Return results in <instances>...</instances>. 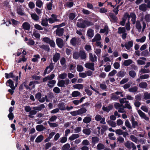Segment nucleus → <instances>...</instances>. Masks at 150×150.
<instances>
[{
	"instance_id": "39",
	"label": "nucleus",
	"mask_w": 150,
	"mask_h": 150,
	"mask_svg": "<svg viewBox=\"0 0 150 150\" xmlns=\"http://www.w3.org/2000/svg\"><path fill=\"white\" fill-rule=\"evenodd\" d=\"M79 115H81L84 113H86L87 110L85 108H82L78 110Z\"/></svg>"
},
{
	"instance_id": "54",
	"label": "nucleus",
	"mask_w": 150,
	"mask_h": 150,
	"mask_svg": "<svg viewBox=\"0 0 150 150\" xmlns=\"http://www.w3.org/2000/svg\"><path fill=\"white\" fill-rule=\"evenodd\" d=\"M138 89V88L137 86H134L131 87L129 89V92H135Z\"/></svg>"
},
{
	"instance_id": "41",
	"label": "nucleus",
	"mask_w": 150,
	"mask_h": 150,
	"mask_svg": "<svg viewBox=\"0 0 150 150\" xmlns=\"http://www.w3.org/2000/svg\"><path fill=\"white\" fill-rule=\"evenodd\" d=\"M43 138L44 137L43 135H40L37 137L35 139V142L37 143L40 142L43 139Z\"/></svg>"
},
{
	"instance_id": "48",
	"label": "nucleus",
	"mask_w": 150,
	"mask_h": 150,
	"mask_svg": "<svg viewBox=\"0 0 150 150\" xmlns=\"http://www.w3.org/2000/svg\"><path fill=\"white\" fill-rule=\"evenodd\" d=\"M112 106H109L108 107H105L103 106V110L105 111L108 112L112 108Z\"/></svg>"
},
{
	"instance_id": "23",
	"label": "nucleus",
	"mask_w": 150,
	"mask_h": 150,
	"mask_svg": "<svg viewBox=\"0 0 150 150\" xmlns=\"http://www.w3.org/2000/svg\"><path fill=\"white\" fill-rule=\"evenodd\" d=\"M71 95L73 97H80L81 96V93L78 91H74L71 94Z\"/></svg>"
},
{
	"instance_id": "16",
	"label": "nucleus",
	"mask_w": 150,
	"mask_h": 150,
	"mask_svg": "<svg viewBox=\"0 0 150 150\" xmlns=\"http://www.w3.org/2000/svg\"><path fill=\"white\" fill-rule=\"evenodd\" d=\"M80 57L82 59H85L86 57V54L83 50H80L79 51Z\"/></svg>"
},
{
	"instance_id": "63",
	"label": "nucleus",
	"mask_w": 150,
	"mask_h": 150,
	"mask_svg": "<svg viewBox=\"0 0 150 150\" xmlns=\"http://www.w3.org/2000/svg\"><path fill=\"white\" fill-rule=\"evenodd\" d=\"M70 43L73 46H75L76 43V39L75 38H72L70 41Z\"/></svg>"
},
{
	"instance_id": "31",
	"label": "nucleus",
	"mask_w": 150,
	"mask_h": 150,
	"mask_svg": "<svg viewBox=\"0 0 150 150\" xmlns=\"http://www.w3.org/2000/svg\"><path fill=\"white\" fill-rule=\"evenodd\" d=\"M23 28L25 30H28L30 28V25L27 22L24 23L23 24Z\"/></svg>"
},
{
	"instance_id": "64",
	"label": "nucleus",
	"mask_w": 150,
	"mask_h": 150,
	"mask_svg": "<svg viewBox=\"0 0 150 150\" xmlns=\"http://www.w3.org/2000/svg\"><path fill=\"white\" fill-rule=\"evenodd\" d=\"M144 20L146 21L149 22L150 21V15L147 14L144 16Z\"/></svg>"
},
{
	"instance_id": "36",
	"label": "nucleus",
	"mask_w": 150,
	"mask_h": 150,
	"mask_svg": "<svg viewBox=\"0 0 150 150\" xmlns=\"http://www.w3.org/2000/svg\"><path fill=\"white\" fill-rule=\"evenodd\" d=\"M136 27L139 31H140L142 29V26L139 21H137L135 23Z\"/></svg>"
},
{
	"instance_id": "15",
	"label": "nucleus",
	"mask_w": 150,
	"mask_h": 150,
	"mask_svg": "<svg viewBox=\"0 0 150 150\" xmlns=\"http://www.w3.org/2000/svg\"><path fill=\"white\" fill-rule=\"evenodd\" d=\"M55 76V75L54 74H52L51 75H49L47 77L44 78L43 79V81L44 82H45L47 80L50 81L52 80Z\"/></svg>"
},
{
	"instance_id": "11",
	"label": "nucleus",
	"mask_w": 150,
	"mask_h": 150,
	"mask_svg": "<svg viewBox=\"0 0 150 150\" xmlns=\"http://www.w3.org/2000/svg\"><path fill=\"white\" fill-rule=\"evenodd\" d=\"M85 67L91 70H94V64L93 63L88 62L84 64Z\"/></svg>"
},
{
	"instance_id": "46",
	"label": "nucleus",
	"mask_w": 150,
	"mask_h": 150,
	"mask_svg": "<svg viewBox=\"0 0 150 150\" xmlns=\"http://www.w3.org/2000/svg\"><path fill=\"white\" fill-rule=\"evenodd\" d=\"M67 74L66 73H63L59 75L58 77L62 79H66L67 77Z\"/></svg>"
},
{
	"instance_id": "4",
	"label": "nucleus",
	"mask_w": 150,
	"mask_h": 150,
	"mask_svg": "<svg viewBox=\"0 0 150 150\" xmlns=\"http://www.w3.org/2000/svg\"><path fill=\"white\" fill-rule=\"evenodd\" d=\"M53 64L52 63H51L49 66L46 68L44 71V74L45 75L46 74L49 73L53 70Z\"/></svg>"
},
{
	"instance_id": "19",
	"label": "nucleus",
	"mask_w": 150,
	"mask_h": 150,
	"mask_svg": "<svg viewBox=\"0 0 150 150\" xmlns=\"http://www.w3.org/2000/svg\"><path fill=\"white\" fill-rule=\"evenodd\" d=\"M45 107L44 105L43 104H42L39 105V106H37L34 107L33 108V110L38 111H40L42 109H43Z\"/></svg>"
},
{
	"instance_id": "42",
	"label": "nucleus",
	"mask_w": 150,
	"mask_h": 150,
	"mask_svg": "<svg viewBox=\"0 0 150 150\" xmlns=\"http://www.w3.org/2000/svg\"><path fill=\"white\" fill-rule=\"evenodd\" d=\"M40 47L43 49L45 51H49L50 50V48L49 47V46L48 45H44L40 46Z\"/></svg>"
},
{
	"instance_id": "9",
	"label": "nucleus",
	"mask_w": 150,
	"mask_h": 150,
	"mask_svg": "<svg viewBox=\"0 0 150 150\" xmlns=\"http://www.w3.org/2000/svg\"><path fill=\"white\" fill-rule=\"evenodd\" d=\"M57 21V16L54 14H52L51 17L48 19V21L50 23H52Z\"/></svg>"
},
{
	"instance_id": "24",
	"label": "nucleus",
	"mask_w": 150,
	"mask_h": 150,
	"mask_svg": "<svg viewBox=\"0 0 150 150\" xmlns=\"http://www.w3.org/2000/svg\"><path fill=\"white\" fill-rule=\"evenodd\" d=\"M64 30L62 28H58L56 30V35L59 36H62L63 34Z\"/></svg>"
},
{
	"instance_id": "21",
	"label": "nucleus",
	"mask_w": 150,
	"mask_h": 150,
	"mask_svg": "<svg viewBox=\"0 0 150 150\" xmlns=\"http://www.w3.org/2000/svg\"><path fill=\"white\" fill-rule=\"evenodd\" d=\"M87 35L88 37L92 38L94 35V30L91 29H89L87 31Z\"/></svg>"
},
{
	"instance_id": "61",
	"label": "nucleus",
	"mask_w": 150,
	"mask_h": 150,
	"mask_svg": "<svg viewBox=\"0 0 150 150\" xmlns=\"http://www.w3.org/2000/svg\"><path fill=\"white\" fill-rule=\"evenodd\" d=\"M83 133L87 135H89L90 134L91 131L89 129H85L83 130Z\"/></svg>"
},
{
	"instance_id": "28",
	"label": "nucleus",
	"mask_w": 150,
	"mask_h": 150,
	"mask_svg": "<svg viewBox=\"0 0 150 150\" xmlns=\"http://www.w3.org/2000/svg\"><path fill=\"white\" fill-rule=\"evenodd\" d=\"M79 137V135L78 134H73L69 138V140L72 141Z\"/></svg>"
},
{
	"instance_id": "50",
	"label": "nucleus",
	"mask_w": 150,
	"mask_h": 150,
	"mask_svg": "<svg viewBox=\"0 0 150 150\" xmlns=\"http://www.w3.org/2000/svg\"><path fill=\"white\" fill-rule=\"evenodd\" d=\"M36 113L37 111L35 110H31L29 112V115H28V116L31 118H32L33 117V115L36 114Z\"/></svg>"
},
{
	"instance_id": "10",
	"label": "nucleus",
	"mask_w": 150,
	"mask_h": 150,
	"mask_svg": "<svg viewBox=\"0 0 150 150\" xmlns=\"http://www.w3.org/2000/svg\"><path fill=\"white\" fill-rule=\"evenodd\" d=\"M147 8H148V5L145 4H143L139 6V9L142 11L145 12L146 11Z\"/></svg>"
},
{
	"instance_id": "1",
	"label": "nucleus",
	"mask_w": 150,
	"mask_h": 150,
	"mask_svg": "<svg viewBox=\"0 0 150 150\" xmlns=\"http://www.w3.org/2000/svg\"><path fill=\"white\" fill-rule=\"evenodd\" d=\"M125 13H127L129 16V18H128V21H129L130 18H131V21L132 22V24H134L135 23L136 21V16L135 13L132 12L130 14H129L128 13L126 12Z\"/></svg>"
},
{
	"instance_id": "49",
	"label": "nucleus",
	"mask_w": 150,
	"mask_h": 150,
	"mask_svg": "<svg viewBox=\"0 0 150 150\" xmlns=\"http://www.w3.org/2000/svg\"><path fill=\"white\" fill-rule=\"evenodd\" d=\"M147 86V84L145 82L140 83L139 85V86L142 88H145Z\"/></svg>"
},
{
	"instance_id": "58",
	"label": "nucleus",
	"mask_w": 150,
	"mask_h": 150,
	"mask_svg": "<svg viewBox=\"0 0 150 150\" xmlns=\"http://www.w3.org/2000/svg\"><path fill=\"white\" fill-rule=\"evenodd\" d=\"M119 98V97L117 96L115 93H112L111 95V98L113 100H116Z\"/></svg>"
},
{
	"instance_id": "6",
	"label": "nucleus",
	"mask_w": 150,
	"mask_h": 150,
	"mask_svg": "<svg viewBox=\"0 0 150 150\" xmlns=\"http://www.w3.org/2000/svg\"><path fill=\"white\" fill-rule=\"evenodd\" d=\"M76 25L78 27L81 28H84L86 27V25L84 23L82 19H80L78 20Z\"/></svg>"
},
{
	"instance_id": "34",
	"label": "nucleus",
	"mask_w": 150,
	"mask_h": 150,
	"mask_svg": "<svg viewBox=\"0 0 150 150\" xmlns=\"http://www.w3.org/2000/svg\"><path fill=\"white\" fill-rule=\"evenodd\" d=\"M56 81L55 80H52L49 81L48 82V83L47 84V85L50 88H52L53 87L54 85L56 83Z\"/></svg>"
},
{
	"instance_id": "52",
	"label": "nucleus",
	"mask_w": 150,
	"mask_h": 150,
	"mask_svg": "<svg viewBox=\"0 0 150 150\" xmlns=\"http://www.w3.org/2000/svg\"><path fill=\"white\" fill-rule=\"evenodd\" d=\"M70 147V144L68 143H67L63 146L62 147V149L63 150H68Z\"/></svg>"
},
{
	"instance_id": "45",
	"label": "nucleus",
	"mask_w": 150,
	"mask_h": 150,
	"mask_svg": "<svg viewBox=\"0 0 150 150\" xmlns=\"http://www.w3.org/2000/svg\"><path fill=\"white\" fill-rule=\"evenodd\" d=\"M46 100L47 102H49V100L47 99V96H45L44 97H42L40 98L39 99V101L41 103H43L45 102V100Z\"/></svg>"
},
{
	"instance_id": "27",
	"label": "nucleus",
	"mask_w": 150,
	"mask_h": 150,
	"mask_svg": "<svg viewBox=\"0 0 150 150\" xmlns=\"http://www.w3.org/2000/svg\"><path fill=\"white\" fill-rule=\"evenodd\" d=\"M32 18L35 21H37L39 19V17L35 13L30 14Z\"/></svg>"
},
{
	"instance_id": "17",
	"label": "nucleus",
	"mask_w": 150,
	"mask_h": 150,
	"mask_svg": "<svg viewBox=\"0 0 150 150\" xmlns=\"http://www.w3.org/2000/svg\"><path fill=\"white\" fill-rule=\"evenodd\" d=\"M140 58V59L137 60V64L139 65L144 64H145V61H146V59L144 57H141Z\"/></svg>"
},
{
	"instance_id": "5",
	"label": "nucleus",
	"mask_w": 150,
	"mask_h": 150,
	"mask_svg": "<svg viewBox=\"0 0 150 150\" xmlns=\"http://www.w3.org/2000/svg\"><path fill=\"white\" fill-rule=\"evenodd\" d=\"M56 42L57 45L59 47L62 48L64 45V41L62 39L60 38H58L56 39Z\"/></svg>"
},
{
	"instance_id": "35",
	"label": "nucleus",
	"mask_w": 150,
	"mask_h": 150,
	"mask_svg": "<svg viewBox=\"0 0 150 150\" xmlns=\"http://www.w3.org/2000/svg\"><path fill=\"white\" fill-rule=\"evenodd\" d=\"M132 62L133 61L132 60L130 59H129L125 60L124 61L123 64L125 66H127L132 64Z\"/></svg>"
},
{
	"instance_id": "38",
	"label": "nucleus",
	"mask_w": 150,
	"mask_h": 150,
	"mask_svg": "<svg viewBox=\"0 0 150 150\" xmlns=\"http://www.w3.org/2000/svg\"><path fill=\"white\" fill-rule=\"evenodd\" d=\"M99 140V138L97 137H92V143L94 144L97 143Z\"/></svg>"
},
{
	"instance_id": "7",
	"label": "nucleus",
	"mask_w": 150,
	"mask_h": 150,
	"mask_svg": "<svg viewBox=\"0 0 150 150\" xmlns=\"http://www.w3.org/2000/svg\"><path fill=\"white\" fill-rule=\"evenodd\" d=\"M137 112L139 115L142 118L144 119L146 121H149V118L147 117L145 113L141 110H138Z\"/></svg>"
},
{
	"instance_id": "56",
	"label": "nucleus",
	"mask_w": 150,
	"mask_h": 150,
	"mask_svg": "<svg viewBox=\"0 0 150 150\" xmlns=\"http://www.w3.org/2000/svg\"><path fill=\"white\" fill-rule=\"evenodd\" d=\"M73 56L74 59H78L80 57L79 52H74L73 54Z\"/></svg>"
},
{
	"instance_id": "55",
	"label": "nucleus",
	"mask_w": 150,
	"mask_h": 150,
	"mask_svg": "<svg viewBox=\"0 0 150 150\" xmlns=\"http://www.w3.org/2000/svg\"><path fill=\"white\" fill-rule=\"evenodd\" d=\"M33 35L36 38H39L40 36V34L36 30H34V31Z\"/></svg>"
},
{
	"instance_id": "13",
	"label": "nucleus",
	"mask_w": 150,
	"mask_h": 150,
	"mask_svg": "<svg viewBox=\"0 0 150 150\" xmlns=\"http://www.w3.org/2000/svg\"><path fill=\"white\" fill-rule=\"evenodd\" d=\"M6 85L7 86H10L12 90L15 89V87L13 84V82L11 80L9 79L6 82Z\"/></svg>"
},
{
	"instance_id": "12",
	"label": "nucleus",
	"mask_w": 150,
	"mask_h": 150,
	"mask_svg": "<svg viewBox=\"0 0 150 150\" xmlns=\"http://www.w3.org/2000/svg\"><path fill=\"white\" fill-rule=\"evenodd\" d=\"M133 40H131L125 43V47L126 49L129 50L132 47L133 45Z\"/></svg>"
},
{
	"instance_id": "20",
	"label": "nucleus",
	"mask_w": 150,
	"mask_h": 150,
	"mask_svg": "<svg viewBox=\"0 0 150 150\" xmlns=\"http://www.w3.org/2000/svg\"><path fill=\"white\" fill-rule=\"evenodd\" d=\"M109 17H110V21H112L115 22L117 20V18L116 16L112 13H109Z\"/></svg>"
},
{
	"instance_id": "47",
	"label": "nucleus",
	"mask_w": 150,
	"mask_h": 150,
	"mask_svg": "<svg viewBox=\"0 0 150 150\" xmlns=\"http://www.w3.org/2000/svg\"><path fill=\"white\" fill-rule=\"evenodd\" d=\"M57 85L59 87H65L64 82V80H61L59 81L57 83Z\"/></svg>"
},
{
	"instance_id": "53",
	"label": "nucleus",
	"mask_w": 150,
	"mask_h": 150,
	"mask_svg": "<svg viewBox=\"0 0 150 150\" xmlns=\"http://www.w3.org/2000/svg\"><path fill=\"white\" fill-rule=\"evenodd\" d=\"M67 137L65 136L60 138L59 139V140L61 143H64L67 141Z\"/></svg>"
},
{
	"instance_id": "32",
	"label": "nucleus",
	"mask_w": 150,
	"mask_h": 150,
	"mask_svg": "<svg viewBox=\"0 0 150 150\" xmlns=\"http://www.w3.org/2000/svg\"><path fill=\"white\" fill-rule=\"evenodd\" d=\"M126 29L124 27H120L118 28V33L119 34H123L125 33Z\"/></svg>"
},
{
	"instance_id": "51",
	"label": "nucleus",
	"mask_w": 150,
	"mask_h": 150,
	"mask_svg": "<svg viewBox=\"0 0 150 150\" xmlns=\"http://www.w3.org/2000/svg\"><path fill=\"white\" fill-rule=\"evenodd\" d=\"M146 39V37L144 36L140 39H136V41L137 42H140L141 43H143L145 41Z\"/></svg>"
},
{
	"instance_id": "43",
	"label": "nucleus",
	"mask_w": 150,
	"mask_h": 150,
	"mask_svg": "<svg viewBox=\"0 0 150 150\" xmlns=\"http://www.w3.org/2000/svg\"><path fill=\"white\" fill-rule=\"evenodd\" d=\"M41 25H42L46 26L48 25V19L47 18L43 19H42L41 22Z\"/></svg>"
},
{
	"instance_id": "30",
	"label": "nucleus",
	"mask_w": 150,
	"mask_h": 150,
	"mask_svg": "<svg viewBox=\"0 0 150 150\" xmlns=\"http://www.w3.org/2000/svg\"><path fill=\"white\" fill-rule=\"evenodd\" d=\"M100 32L101 33H105L106 35L108 33V28L107 26H105L103 29H101L100 30Z\"/></svg>"
},
{
	"instance_id": "26",
	"label": "nucleus",
	"mask_w": 150,
	"mask_h": 150,
	"mask_svg": "<svg viewBox=\"0 0 150 150\" xmlns=\"http://www.w3.org/2000/svg\"><path fill=\"white\" fill-rule=\"evenodd\" d=\"M101 39V36L100 34L98 33L95 35L94 38L92 39V41L93 42H94L97 41H100Z\"/></svg>"
},
{
	"instance_id": "60",
	"label": "nucleus",
	"mask_w": 150,
	"mask_h": 150,
	"mask_svg": "<svg viewBox=\"0 0 150 150\" xmlns=\"http://www.w3.org/2000/svg\"><path fill=\"white\" fill-rule=\"evenodd\" d=\"M130 25V23L129 21H128L127 23L125 24V29L127 31L129 30L130 29L131 27Z\"/></svg>"
},
{
	"instance_id": "25",
	"label": "nucleus",
	"mask_w": 150,
	"mask_h": 150,
	"mask_svg": "<svg viewBox=\"0 0 150 150\" xmlns=\"http://www.w3.org/2000/svg\"><path fill=\"white\" fill-rule=\"evenodd\" d=\"M36 129L38 131L41 132L46 129L45 127L42 125H40L36 126Z\"/></svg>"
},
{
	"instance_id": "3",
	"label": "nucleus",
	"mask_w": 150,
	"mask_h": 150,
	"mask_svg": "<svg viewBox=\"0 0 150 150\" xmlns=\"http://www.w3.org/2000/svg\"><path fill=\"white\" fill-rule=\"evenodd\" d=\"M5 77L6 79L12 78L14 80L16 81V82L18 81V76H14L12 73H10L9 74L8 73L5 74Z\"/></svg>"
},
{
	"instance_id": "22",
	"label": "nucleus",
	"mask_w": 150,
	"mask_h": 150,
	"mask_svg": "<svg viewBox=\"0 0 150 150\" xmlns=\"http://www.w3.org/2000/svg\"><path fill=\"white\" fill-rule=\"evenodd\" d=\"M60 57V54L59 53H56L54 55L53 60L54 62H56L59 60Z\"/></svg>"
},
{
	"instance_id": "33",
	"label": "nucleus",
	"mask_w": 150,
	"mask_h": 150,
	"mask_svg": "<svg viewBox=\"0 0 150 150\" xmlns=\"http://www.w3.org/2000/svg\"><path fill=\"white\" fill-rule=\"evenodd\" d=\"M58 106L59 108L58 109L61 110H65L66 109L64 103H59Z\"/></svg>"
},
{
	"instance_id": "2",
	"label": "nucleus",
	"mask_w": 150,
	"mask_h": 150,
	"mask_svg": "<svg viewBox=\"0 0 150 150\" xmlns=\"http://www.w3.org/2000/svg\"><path fill=\"white\" fill-rule=\"evenodd\" d=\"M125 146L128 149H131L132 148L133 149H136V147L135 144L129 141H127L124 144Z\"/></svg>"
},
{
	"instance_id": "57",
	"label": "nucleus",
	"mask_w": 150,
	"mask_h": 150,
	"mask_svg": "<svg viewBox=\"0 0 150 150\" xmlns=\"http://www.w3.org/2000/svg\"><path fill=\"white\" fill-rule=\"evenodd\" d=\"M36 6L39 8H41L43 5V3L41 1L38 0L36 3Z\"/></svg>"
},
{
	"instance_id": "44",
	"label": "nucleus",
	"mask_w": 150,
	"mask_h": 150,
	"mask_svg": "<svg viewBox=\"0 0 150 150\" xmlns=\"http://www.w3.org/2000/svg\"><path fill=\"white\" fill-rule=\"evenodd\" d=\"M126 74V72L125 71H120L118 73L117 76L120 77H123Z\"/></svg>"
},
{
	"instance_id": "62",
	"label": "nucleus",
	"mask_w": 150,
	"mask_h": 150,
	"mask_svg": "<svg viewBox=\"0 0 150 150\" xmlns=\"http://www.w3.org/2000/svg\"><path fill=\"white\" fill-rule=\"evenodd\" d=\"M42 40L45 43H49L51 40L48 37H45L42 38Z\"/></svg>"
},
{
	"instance_id": "59",
	"label": "nucleus",
	"mask_w": 150,
	"mask_h": 150,
	"mask_svg": "<svg viewBox=\"0 0 150 150\" xmlns=\"http://www.w3.org/2000/svg\"><path fill=\"white\" fill-rule=\"evenodd\" d=\"M130 139L132 141L137 143L138 142V139L137 138L134 136L133 135H131L130 137Z\"/></svg>"
},
{
	"instance_id": "29",
	"label": "nucleus",
	"mask_w": 150,
	"mask_h": 150,
	"mask_svg": "<svg viewBox=\"0 0 150 150\" xmlns=\"http://www.w3.org/2000/svg\"><path fill=\"white\" fill-rule=\"evenodd\" d=\"M91 120L92 119L91 117L86 116L83 119V122L86 124H88L90 123Z\"/></svg>"
},
{
	"instance_id": "14",
	"label": "nucleus",
	"mask_w": 150,
	"mask_h": 150,
	"mask_svg": "<svg viewBox=\"0 0 150 150\" xmlns=\"http://www.w3.org/2000/svg\"><path fill=\"white\" fill-rule=\"evenodd\" d=\"M143 97L144 98L145 100L149 99L146 101V103L149 104L150 103V93H145Z\"/></svg>"
},
{
	"instance_id": "40",
	"label": "nucleus",
	"mask_w": 150,
	"mask_h": 150,
	"mask_svg": "<svg viewBox=\"0 0 150 150\" xmlns=\"http://www.w3.org/2000/svg\"><path fill=\"white\" fill-rule=\"evenodd\" d=\"M73 87L75 88L78 89L80 90L81 89H83V85L82 84H78L73 85Z\"/></svg>"
},
{
	"instance_id": "8",
	"label": "nucleus",
	"mask_w": 150,
	"mask_h": 150,
	"mask_svg": "<svg viewBox=\"0 0 150 150\" xmlns=\"http://www.w3.org/2000/svg\"><path fill=\"white\" fill-rule=\"evenodd\" d=\"M129 15L127 13H125L123 16L122 21L120 22V24L122 26L125 25L127 18H129Z\"/></svg>"
},
{
	"instance_id": "37",
	"label": "nucleus",
	"mask_w": 150,
	"mask_h": 150,
	"mask_svg": "<svg viewBox=\"0 0 150 150\" xmlns=\"http://www.w3.org/2000/svg\"><path fill=\"white\" fill-rule=\"evenodd\" d=\"M40 58V56L39 54L35 55L33 57L32 59V61L34 62H38V59Z\"/></svg>"
},
{
	"instance_id": "18",
	"label": "nucleus",
	"mask_w": 150,
	"mask_h": 150,
	"mask_svg": "<svg viewBox=\"0 0 150 150\" xmlns=\"http://www.w3.org/2000/svg\"><path fill=\"white\" fill-rule=\"evenodd\" d=\"M89 58L90 60L93 62L97 61V57L95 55H93L92 53H89Z\"/></svg>"
}]
</instances>
